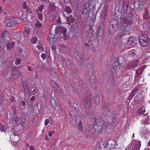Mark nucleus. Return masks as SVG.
Instances as JSON below:
<instances>
[{
	"mask_svg": "<svg viewBox=\"0 0 150 150\" xmlns=\"http://www.w3.org/2000/svg\"><path fill=\"white\" fill-rule=\"evenodd\" d=\"M102 125L98 124V123L95 124L93 126L94 129V133L96 134H98L103 131V129H105L108 124L106 122H104L103 121H101Z\"/></svg>",
	"mask_w": 150,
	"mask_h": 150,
	"instance_id": "obj_1",
	"label": "nucleus"
},
{
	"mask_svg": "<svg viewBox=\"0 0 150 150\" xmlns=\"http://www.w3.org/2000/svg\"><path fill=\"white\" fill-rule=\"evenodd\" d=\"M118 63L114 62L111 64V70L112 73H114L116 70L119 68L118 64L120 65H124L125 63V60L123 57H120L118 59Z\"/></svg>",
	"mask_w": 150,
	"mask_h": 150,
	"instance_id": "obj_2",
	"label": "nucleus"
},
{
	"mask_svg": "<svg viewBox=\"0 0 150 150\" xmlns=\"http://www.w3.org/2000/svg\"><path fill=\"white\" fill-rule=\"evenodd\" d=\"M139 40L140 44L141 46L145 47L148 44V39L146 35L143 33H140L139 35Z\"/></svg>",
	"mask_w": 150,
	"mask_h": 150,
	"instance_id": "obj_3",
	"label": "nucleus"
},
{
	"mask_svg": "<svg viewBox=\"0 0 150 150\" xmlns=\"http://www.w3.org/2000/svg\"><path fill=\"white\" fill-rule=\"evenodd\" d=\"M91 102L92 98L91 93L90 92H88L85 95L83 104L87 108H89L91 106Z\"/></svg>",
	"mask_w": 150,
	"mask_h": 150,
	"instance_id": "obj_4",
	"label": "nucleus"
},
{
	"mask_svg": "<svg viewBox=\"0 0 150 150\" xmlns=\"http://www.w3.org/2000/svg\"><path fill=\"white\" fill-rule=\"evenodd\" d=\"M141 146L140 142L133 140L132 141V144L130 146H127L126 150H139Z\"/></svg>",
	"mask_w": 150,
	"mask_h": 150,
	"instance_id": "obj_5",
	"label": "nucleus"
},
{
	"mask_svg": "<svg viewBox=\"0 0 150 150\" xmlns=\"http://www.w3.org/2000/svg\"><path fill=\"white\" fill-rule=\"evenodd\" d=\"M137 42V38L135 37H130L129 38L127 45L129 47H133L136 45Z\"/></svg>",
	"mask_w": 150,
	"mask_h": 150,
	"instance_id": "obj_6",
	"label": "nucleus"
},
{
	"mask_svg": "<svg viewBox=\"0 0 150 150\" xmlns=\"http://www.w3.org/2000/svg\"><path fill=\"white\" fill-rule=\"evenodd\" d=\"M16 24L15 19L12 18L6 19L4 23V24L5 26L11 27H14Z\"/></svg>",
	"mask_w": 150,
	"mask_h": 150,
	"instance_id": "obj_7",
	"label": "nucleus"
},
{
	"mask_svg": "<svg viewBox=\"0 0 150 150\" xmlns=\"http://www.w3.org/2000/svg\"><path fill=\"white\" fill-rule=\"evenodd\" d=\"M128 0H124L123 3V6L121 8V12L122 13H126L128 10L129 6Z\"/></svg>",
	"mask_w": 150,
	"mask_h": 150,
	"instance_id": "obj_8",
	"label": "nucleus"
},
{
	"mask_svg": "<svg viewBox=\"0 0 150 150\" xmlns=\"http://www.w3.org/2000/svg\"><path fill=\"white\" fill-rule=\"evenodd\" d=\"M10 38L9 37L7 36L6 38V39L4 40L5 44L6 43V47L8 50H10L11 49L13 46L14 43L13 42H10Z\"/></svg>",
	"mask_w": 150,
	"mask_h": 150,
	"instance_id": "obj_9",
	"label": "nucleus"
},
{
	"mask_svg": "<svg viewBox=\"0 0 150 150\" xmlns=\"http://www.w3.org/2000/svg\"><path fill=\"white\" fill-rule=\"evenodd\" d=\"M50 83L56 92L58 93H60L61 92V90L59 85L54 81H51Z\"/></svg>",
	"mask_w": 150,
	"mask_h": 150,
	"instance_id": "obj_10",
	"label": "nucleus"
},
{
	"mask_svg": "<svg viewBox=\"0 0 150 150\" xmlns=\"http://www.w3.org/2000/svg\"><path fill=\"white\" fill-rule=\"evenodd\" d=\"M21 75V73L19 71H14L12 73L10 78L12 80H14Z\"/></svg>",
	"mask_w": 150,
	"mask_h": 150,
	"instance_id": "obj_11",
	"label": "nucleus"
},
{
	"mask_svg": "<svg viewBox=\"0 0 150 150\" xmlns=\"http://www.w3.org/2000/svg\"><path fill=\"white\" fill-rule=\"evenodd\" d=\"M138 91V88L137 87H135L128 97L127 99L129 100H131Z\"/></svg>",
	"mask_w": 150,
	"mask_h": 150,
	"instance_id": "obj_12",
	"label": "nucleus"
},
{
	"mask_svg": "<svg viewBox=\"0 0 150 150\" xmlns=\"http://www.w3.org/2000/svg\"><path fill=\"white\" fill-rule=\"evenodd\" d=\"M138 62L139 60H136L130 62L128 64V66L127 67V68L128 69L136 67L137 65Z\"/></svg>",
	"mask_w": 150,
	"mask_h": 150,
	"instance_id": "obj_13",
	"label": "nucleus"
},
{
	"mask_svg": "<svg viewBox=\"0 0 150 150\" xmlns=\"http://www.w3.org/2000/svg\"><path fill=\"white\" fill-rule=\"evenodd\" d=\"M117 29V26L115 24H112L109 28V32L111 34H113L115 33Z\"/></svg>",
	"mask_w": 150,
	"mask_h": 150,
	"instance_id": "obj_14",
	"label": "nucleus"
},
{
	"mask_svg": "<svg viewBox=\"0 0 150 150\" xmlns=\"http://www.w3.org/2000/svg\"><path fill=\"white\" fill-rule=\"evenodd\" d=\"M59 29L61 33L63 35V37L64 40H66L68 39V38L67 36V29L63 27H61L59 28Z\"/></svg>",
	"mask_w": 150,
	"mask_h": 150,
	"instance_id": "obj_15",
	"label": "nucleus"
},
{
	"mask_svg": "<svg viewBox=\"0 0 150 150\" xmlns=\"http://www.w3.org/2000/svg\"><path fill=\"white\" fill-rule=\"evenodd\" d=\"M132 15L133 14L132 13H130L129 14V19L126 18H124L122 21L125 24H126V25L130 24L131 23V21L130 19H132Z\"/></svg>",
	"mask_w": 150,
	"mask_h": 150,
	"instance_id": "obj_16",
	"label": "nucleus"
},
{
	"mask_svg": "<svg viewBox=\"0 0 150 150\" xmlns=\"http://www.w3.org/2000/svg\"><path fill=\"white\" fill-rule=\"evenodd\" d=\"M144 69V68L143 67H142L138 69L136 71L135 77H139L140 75L142 73Z\"/></svg>",
	"mask_w": 150,
	"mask_h": 150,
	"instance_id": "obj_17",
	"label": "nucleus"
},
{
	"mask_svg": "<svg viewBox=\"0 0 150 150\" xmlns=\"http://www.w3.org/2000/svg\"><path fill=\"white\" fill-rule=\"evenodd\" d=\"M21 84L25 89H27L28 87V83L26 79H21Z\"/></svg>",
	"mask_w": 150,
	"mask_h": 150,
	"instance_id": "obj_18",
	"label": "nucleus"
},
{
	"mask_svg": "<svg viewBox=\"0 0 150 150\" xmlns=\"http://www.w3.org/2000/svg\"><path fill=\"white\" fill-rule=\"evenodd\" d=\"M128 53L129 56L132 57H135L137 56V51L134 50L129 51Z\"/></svg>",
	"mask_w": 150,
	"mask_h": 150,
	"instance_id": "obj_19",
	"label": "nucleus"
},
{
	"mask_svg": "<svg viewBox=\"0 0 150 150\" xmlns=\"http://www.w3.org/2000/svg\"><path fill=\"white\" fill-rule=\"evenodd\" d=\"M75 21V18L72 17V15H70L67 18V21L66 23L69 24L70 23H73Z\"/></svg>",
	"mask_w": 150,
	"mask_h": 150,
	"instance_id": "obj_20",
	"label": "nucleus"
},
{
	"mask_svg": "<svg viewBox=\"0 0 150 150\" xmlns=\"http://www.w3.org/2000/svg\"><path fill=\"white\" fill-rule=\"evenodd\" d=\"M91 6L88 5V6H86L83 10V12L85 14H89L90 11H91Z\"/></svg>",
	"mask_w": 150,
	"mask_h": 150,
	"instance_id": "obj_21",
	"label": "nucleus"
},
{
	"mask_svg": "<svg viewBox=\"0 0 150 150\" xmlns=\"http://www.w3.org/2000/svg\"><path fill=\"white\" fill-rule=\"evenodd\" d=\"M30 31V28L29 26H27L25 27V30L23 32V35L25 37H26L28 36Z\"/></svg>",
	"mask_w": 150,
	"mask_h": 150,
	"instance_id": "obj_22",
	"label": "nucleus"
},
{
	"mask_svg": "<svg viewBox=\"0 0 150 150\" xmlns=\"http://www.w3.org/2000/svg\"><path fill=\"white\" fill-rule=\"evenodd\" d=\"M107 11L105 9L101 14V18L102 20L104 21L107 16Z\"/></svg>",
	"mask_w": 150,
	"mask_h": 150,
	"instance_id": "obj_23",
	"label": "nucleus"
},
{
	"mask_svg": "<svg viewBox=\"0 0 150 150\" xmlns=\"http://www.w3.org/2000/svg\"><path fill=\"white\" fill-rule=\"evenodd\" d=\"M13 35L15 36V38L16 39H20L21 38V33L20 32H17L13 33Z\"/></svg>",
	"mask_w": 150,
	"mask_h": 150,
	"instance_id": "obj_24",
	"label": "nucleus"
},
{
	"mask_svg": "<svg viewBox=\"0 0 150 150\" xmlns=\"http://www.w3.org/2000/svg\"><path fill=\"white\" fill-rule=\"evenodd\" d=\"M144 13L143 14V18L145 19H148L149 18V13H148V11L147 9L146 8L144 9Z\"/></svg>",
	"mask_w": 150,
	"mask_h": 150,
	"instance_id": "obj_25",
	"label": "nucleus"
},
{
	"mask_svg": "<svg viewBox=\"0 0 150 150\" xmlns=\"http://www.w3.org/2000/svg\"><path fill=\"white\" fill-rule=\"evenodd\" d=\"M5 42L3 39L0 40V50H3L5 47Z\"/></svg>",
	"mask_w": 150,
	"mask_h": 150,
	"instance_id": "obj_26",
	"label": "nucleus"
},
{
	"mask_svg": "<svg viewBox=\"0 0 150 150\" xmlns=\"http://www.w3.org/2000/svg\"><path fill=\"white\" fill-rule=\"evenodd\" d=\"M109 142L111 144V145H114L113 147L114 148L117 149L118 148V147L117 146L118 144L116 141L113 140H110Z\"/></svg>",
	"mask_w": 150,
	"mask_h": 150,
	"instance_id": "obj_27",
	"label": "nucleus"
},
{
	"mask_svg": "<svg viewBox=\"0 0 150 150\" xmlns=\"http://www.w3.org/2000/svg\"><path fill=\"white\" fill-rule=\"evenodd\" d=\"M56 13L55 12H53L51 14L50 18V21H54L55 18Z\"/></svg>",
	"mask_w": 150,
	"mask_h": 150,
	"instance_id": "obj_28",
	"label": "nucleus"
},
{
	"mask_svg": "<svg viewBox=\"0 0 150 150\" xmlns=\"http://www.w3.org/2000/svg\"><path fill=\"white\" fill-rule=\"evenodd\" d=\"M100 100V97L99 95H97L95 96L94 97V100L95 103L96 104H98Z\"/></svg>",
	"mask_w": 150,
	"mask_h": 150,
	"instance_id": "obj_29",
	"label": "nucleus"
},
{
	"mask_svg": "<svg viewBox=\"0 0 150 150\" xmlns=\"http://www.w3.org/2000/svg\"><path fill=\"white\" fill-rule=\"evenodd\" d=\"M145 111V108L143 107L141 109L138 110L137 112L139 114H144Z\"/></svg>",
	"mask_w": 150,
	"mask_h": 150,
	"instance_id": "obj_30",
	"label": "nucleus"
},
{
	"mask_svg": "<svg viewBox=\"0 0 150 150\" xmlns=\"http://www.w3.org/2000/svg\"><path fill=\"white\" fill-rule=\"evenodd\" d=\"M29 93L31 95L34 94H35V88L33 87H32L30 88L29 91Z\"/></svg>",
	"mask_w": 150,
	"mask_h": 150,
	"instance_id": "obj_31",
	"label": "nucleus"
},
{
	"mask_svg": "<svg viewBox=\"0 0 150 150\" xmlns=\"http://www.w3.org/2000/svg\"><path fill=\"white\" fill-rule=\"evenodd\" d=\"M87 76L89 78L90 80H92V79L94 77V76L93 73L91 72H89L87 74Z\"/></svg>",
	"mask_w": 150,
	"mask_h": 150,
	"instance_id": "obj_32",
	"label": "nucleus"
},
{
	"mask_svg": "<svg viewBox=\"0 0 150 150\" xmlns=\"http://www.w3.org/2000/svg\"><path fill=\"white\" fill-rule=\"evenodd\" d=\"M8 35V32L7 31H4L2 33H1V37L3 38L2 39H3L4 40H4L5 39V37H6V35Z\"/></svg>",
	"mask_w": 150,
	"mask_h": 150,
	"instance_id": "obj_33",
	"label": "nucleus"
},
{
	"mask_svg": "<svg viewBox=\"0 0 150 150\" xmlns=\"http://www.w3.org/2000/svg\"><path fill=\"white\" fill-rule=\"evenodd\" d=\"M58 47L60 49V51L62 52V51H64L66 49V47L64 46L63 45H59Z\"/></svg>",
	"mask_w": 150,
	"mask_h": 150,
	"instance_id": "obj_34",
	"label": "nucleus"
},
{
	"mask_svg": "<svg viewBox=\"0 0 150 150\" xmlns=\"http://www.w3.org/2000/svg\"><path fill=\"white\" fill-rule=\"evenodd\" d=\"M65 10L66 12L68 13H70L71 12L70 8L69 6H67L65 7Z\"/></svg>",
	"mask_w": 150,
	"mask_h": 150,
	"instance_id": "obj_35",
	"label": "nucleus"
},
{
	"mask_svg": "<svg viewBox=\"0 0 150 150\" xmlns=\"http://www.w3.org/2000/svg\"><path fill=\"white\" fill-rule=\"evenodd\" d=\"M33 44H35L37 42V39L36 37H35L32 38L31 40Z\"/></svg>",
	"mask_w": 150,
	"mask_h": 150,
	"instance_id": "obj_36",
	"label": "nucleus"
},
{
	"mask_svg": "<svg viewBox=\"0 0 150 150\" xmlns=\"http://www.w3.org/2000/svg\"><path fill=\"white\" fill-rule=\"evenodd\" d=\"M38 18L40 21H42L43 18L42 14L41 13H39L38 14Z\"/></svg>",
	"mask_w": 150,
	"mask_h": 150,
	"instance_id": "obj_37",
	"label": "nucleus"
},
{
	"mask_svg": "<svg viewBox=\"0 0 150 150\" xmlns=\"http://www.w3.org/2000/svg\"><path fill=\"white\" fill-rule=\"evenodd\" d=\"M42 24L39 21H36V26L37 28H40L42 26Z\"/></svg>",
	"mask_w": 150,
	"mask_h": 150,
	"instance_id": "obj_38",
	"label": "nucleus"
},
{
	"mask_svg": "<svg viewBox=\"0 0 150 150\" xmlns=\"http://www.w3.org/2000/svg\"><path fill=\"white\" fill-rule=\"evenodd\" d=\"M124 26H125L126 27V28L127 29V30H126V29L125 30V31H123V35H124V34H127V33L128 32V30L129 29V27L128 26H127V25H124Z\"/></svg>",
	"mask_w": 150,
	"mask_h": 150,
	"instance_id": "obj_39",
	"label": "nucleus"
},
{
	"mask_svg": "<svg viewBox=\"0 0 150 150\" xmlns=\"http://www.w3.org/2000/svg\"><path fill=\"white\" fill-rule=\"evenodd\" d=\"M21 60L20 59L17 58L16 59V61L15 62V64L16 65H19L21 63Z\"/></svg>",
	"mask_w": 150,
	"mask_h": 150,
	"instance_id": "obj_40",
	"label": "nucleus"
},
{
	"mask_svg": "<svg viewBox=\"0 0 150 150\" xmlns=\"http://www.w3.org/2000/svg\"><path fill=\"white\" fill-rule=\"evenodd\" d=\"M23 7L24 9H26V8L28 7L27 6V4L25 1H23Z\"/></svg>",
	"mask_w": 150,
	"mask_h": 150,
	"instance_id": "obj_41",
	"label": "nucleus"
},
{
	"mask_svg": "<svg viewBox=\"0 0 150 150\" xmlns=\"http://www.w3.org/2000/svg\"><path fill=\"white\" fill-rule=\"evenodd\" d=\"M48 8L50 11H52L53 10L54 7L52 4H50L48 6Z\"/></svg>",
	"mask_w": 150,
	"mask_h": 150,
	"instance_id": "obj_42",
	"label": "nucleus"
},
{
	"mask_svg": "<svg viewBox=\"0 0 150 150\" xmlns=\"http://www.w3.org/2000/svg\"><path fill=\"white\" fill-rule=\"evenodd\" d=\"M81 2L80 0H75L74 3L77 6H78L80 4Z\"/></svg>",
	"mask_w": 150,
	"mask_h": 150,
	"instance_id": "obj_43",
	"label": "nucleus"
},
{
	"mask_svg": "<svg viewBox=\"0 0 150 150\" xmlns=\"http://www.w3.org/2000/svg\"><path fill=\"white\" fill-rule=\"evenodd\" d=\"M0 129L1 132H5V129L4 126L0 124Z\"/></svg>",
	"mask_w": 150,
	"mask_h": 150,
	"instance_id": "obj_44",
	"label": "nucleus"
},
{
	"mask_svg": "<svg viewBox=\"0 0 150 150\" xmlns=\"http://www.w3.org/2000/svg\"><path fill=\"white\" fill-rule=\"evenodd\" d=\"M37 47L38 49H40L41 50H44V47L41 45H38Z\"/></svg>",
	"mask_w": 150,
	"mask_h": 150,
	"instance_id": "obj_45",
	"label": "nucleus"
},
{
	"mask_svg": "<svg viewBox=\"0 0 150 150\" xmlns=\"http://www.w3.org/2000/svg\"><path fill=\"white\" fill-rule=\"evenodd\" d=\"M44 9V6L42 5H40L39 8V11L40 12L42 11V10Z\"/></svg>",
	"mask_w": 150,
	"mask_h": 150,
	"instance_id": "obj_46",
	"label": "nucleus"
},
{
	"mask_svg": "<svg viewBox=\"0 0 150 150\" xmlns=\"http://www.w3.org/2000/svg\"><path fill=\"white\" fill-rule=\"evenodd\" d=\"M25 9L26 10L27 12L28 13H31V10L28 7L26 8V9Z\"/></svg>",
	"mask_w": 150,
	"mask_h": 150,
	"instance_id": "obj_47",
	"label": "nucleus"
},
{
	"mask_svg": "<svg viewBox=\"0 0 150 150\" xmlns=\"http://www.w3.org/2000/svg\"><path fill=\"white\" fill-rule=\"evenodd\" d=\"M78 128L79 130L82 131L83 130V127L82 125H78Z\"/></svg>",
	"mask_w": 150,
	"mask_h": 150,
	"instance_id": "obj_48",
	"label": "nucleus"
},
{
	"mask_svg": "<svg viewBox=\"0 0 150 150\" xmlns=\"http://www.w3.org/2000/svg\"><path fill=\"white\" fill-rule=\"evenodd\" d=\"M49 122V120L48 119H46L45 121V125H47Z\"/></svg>",
	"mask_w": 150,
	"mask_h": 150,
	"instance_id": "obj_49",
	"label": "nucleus"
},
{
	"mask_svg": "<svg viewBox=\"0 0 150 150\" xmlns=\"http://www.w3.org/2000/svg\"><path fill=\"white\" fill-rule=\"evenodd\" d=\"M144 121V123L145 125H147L149 123V119H147L146 120V121H145L144 120L143 121Z\"/></svg>",
	"mask_w": 150,
	"mask_h": 150,
	"instance_id": "obj_50",
	"label": "nucleus"
},
{
	"mask_svg": "<svg viewBox=\"0 0 150 150\" xmlns=\"http://www.w3.org/2000/svg\"><path fill=\"white\" fill-rule=\"evenodd\" d=\"M29 149L30 150H35V148L33 146H29Z\"/></svg>",
	"mask_w": 150,
	"mask_h": 150,
	"instance_id": "obj_51",
	"label": "nucleus"
},
{
	"mask_svg": "<svg viewBox=\"0 0 150 150\" xmlns=\"http://www.w3.org/2000/svg\"><path fill=\"white\" fill-rule=\"evenodd\" d=\"M41 57L43 59H45V55L44 53H42L41 55Z\"/></svg>",
	"mask_w": 150,
	"mask_h": 150,
	"instance_id": "obj_52",
	"label": "nucleus"
},
{
	"mask_svg": "<svg viewBox=\"0 0 150 150\" xmlns=\"http://www.w3.org/2000/svg\"><path fill=\"white\" fill-rule=\"evenodd\" d=\"M57 110H59L60 111H63V109L62 108L59 106L58 107V109Z\"/></svg>",
	"mask_w": 150,
	"mask_h": 150,
	"instance_id": "obj_53",
	"label": "nucleus"
},
{
	"mask_svg": "<svg viewBox=\"0 0 150 150\" xmlns=\"http://www.w3.org/2000/svg\"><path fill=\"white\" fill-rule=\"evenodd\" d=\"M92 121H94L95 122H98L99 121L98 120L96 119V117L92 118Z\"/></svg>",
	"mask_w": 150,
	"mask_h": 150,
	"instance_id": "obj_54",
	"label": "nucleus"
},
{
	"mask_svg": "<svg viewBox=\"0 0 150 150\" xmlns=\"http://www.w3.org/2000/svg\"><path fill=\"white\" fill-rule=\"evenodd\" d=\"M48 134L50 137H51L52 134V132L51 131H49L48 133Z\"/></svg>",
	"mask_w": 150,
	"mask_h": 150,
	"instance_id": "obj_55",
	"label": "nucleus"
},
{
	"mask_svg": "<svg viewBox=\"0 0 150 150\" xmlns=\"http://www.w3.org/2000/svg\"><path fill=\"white\" fill-rule=\"evenodd\" d=\"M52 50H56V47L54 45H53L52 46Z\"/></svg>",
	"mask_w": 150,
	"mask_h": 150,
	"instance_id": "obj_56",
	"label": "nucleus"
},
{
	"mask_svg": "<svg viewBox=\"0 0 150 150\" xmlns=\"http://www.w3.org/2000/svg\"><path fill=\"white\" fill-rule=\"evenodd\" d=\"M11 101L14 102L15 101V99L13 97H11L10 99Z\"/></svg>",
	"mask_w": 150,
	"mask_h": 150,
	"instance_id": "obj_57",
	"label": "nucleus"
},
{
	"mask_svg": "<svg viewBox=\"0 0 150 150\" xmlns=\"http://www.w3.org/2000/svg\"><path fill=\"white\" fill-rule=\"evenodd\" d=\"M35 99V97L34 96H33L31 97V98H30V100L31 101H33Z\"/></svg>",
	"mask_w": 150,
	"mask_h": 150,
	"instance_id": "obj_58",
	"label": "nucleus"
},
{
	"mask_svg": "<svg viewBox=\"0 0 150 150\" xmlns=\"http://www.w3.org/2000/svg\"><path fill=\"white\" fill-rule=\"evenodd\" d=\"M28 70L29 71H31L32 69L30 67V66L28 67Z\"/></svg>",
	"mask_w": 150,
	"mask_h": 150,
	"instance_id": "obj_59",
	"label": "nucleus"
},
{
	"mask_svg": "<svg viewBox=\"0 0 150 150\" xmlns=\"http://www.w3.org/2000/svg\"><path fill=\"white\" fill-rule=\"evenodd\" d=\"M3 12V9L2 7L0 6V13H1Z\"/></svg>",
	"mask_w": 150,
	"mask_h": 150,
	"instance_id": "obj_60",
	"label": "nucleus"
},
{
	"mask_svg": "<svg viewBox=\"0 0 150 150\" xmlns=\"http://www.w3.org/2000/svg\"><path fill=\"white\" fill-rule=\"evenodd\" d=\"M100 33H101V34H102L103 33V30L101 29H100Z\"/></svg>",
	"mask_w": 150,
	"mask_h": 150,
	"instance_id": "obj_61",
	"label": "nucleus"
},
{
	"mask_svg": "<svg viewBox=\"0 0 150 150\" xmlns=\"http://www.w3.org/2000/svg\"><path fill=\"white\" fill-rule=\"evenodd\" d=\"M25 144L26 146L27 147H28L30 146L29 144L28 143H25Z\"/></svg>",
	"mask_w": 150,
	"mask_h": 150,
	"instance_id": "obj_62",
	"label": "nucleus"
},
{
	"mask_svg": "<svg viewBox=\"0 0 150 150\" xmlns=\"http://www.w3.org/2000/svg\"><path fill=\"white\" fill-rule=\"evenodd\" d=\"M12 108L14 110H16V107L14 105L12 106Z\"/></svg>",
	"mask_w": 150,
	"mask_h": 150,
	"instance_id": "obj_63",
	"label": "nucleus"
},
{
	"mask_svg": "<svg viewBox=\"0 0 150 150\" xmlns=\"http://www.w3.org/2000/svg\"><path fill=\"white\" fill-rule=\"evenodd\" d=\"M82 125V122L81 121H80L79 122V124L78 125Z\"/></svg>",
	"mask_w": 150,
	"mask_h": 150,
	"instance_id": "obj_64",
	"label": "nucleus"
}]
</instances>
